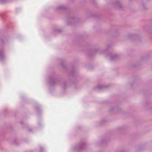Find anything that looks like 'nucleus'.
I'll use <instances>...</instances> for the list:
<instances>
[{
    "mask_svg": "<svg viewBox=\"0 0 152 152\" xmlns=\"http://www.w3.org/2000/svg\"><path fill=\"white\" fill-rule=\"evenodd\" d=\"M20 123L21 124H23V122L22 121H20Z\"/></svg>",
    "mask_w": 152,
    "mask_h": 152,
    "instance_id": "nucleus-18",
    "label": "nucleus"
},
{
    "mask_svg": "<svg viewBox=\"0 0 152 152\" xmlns=\"http://www.w3.org/2000/svg\"><path fill=\"white\" fill-rule=\"evenodd\" d=\"M75 18L74 17H68V20L69 21L74 22V21Z\"/></svg>",
    "mask_w": 152,
    "mask_h": 152,
    "instance_id": "nucleus-9",
    "label": "nucleus"
},
{
    "mask_svg": "<svg viewBox=\"0 0 152 152\" xmlns=\"http://www.w3.org/2000/svg\"><path fill=\"white\" fill-rule=\"evenodd\" d=\"M105 87H107L104 85L102 84H99L97 86V88L98 90H101L103 89Z\"/></svg>",
    "mask_w": 152,
    "mask_h": 152,
    "instance_id": "nucleus-6",
    "label": "nucleus"
},
{
    "mask_svg": "<svg viewBox=\"0 0 152 152\" xmlns=\"http://www.w3.org/2000/svg\"><path fill=\"white\" fill-rule=\"evenodd\" d=\"M118 109V107H112L110 109V111H117Z\"/></svg>",
    "mask_w": 152,
    "mask_h": 152,
    "instance_id": "nucleus-8",
    "label": "nucleus"
},
{
    "mask_svg": "<svg viewBox=\"0 0 152 152\" xmlns=\"http://www.w3.org/2000/svg\"><path fill=\"white\" fill-rule=\"evenodd\" d=\"M68 83L67 82H65L63 83V86L64 89H65L66 87L67 86Z\"/></svg>",
    "mask_w": 152,
    "mask_h": 152,
    "instance_id": "nucleus-10",
    "label": "nucleus"
},
{
    "mask_svg": "<svg viewBox=\"0 0 152 152\" xmlns=\"http://www.w3.org/2000/svg\"><path fill=\"white\" fill-rule=\"evenodd\" d=\"M107 142V141L106 140H101V143L102 144L106 143Z\"/></svg>",
    "mask_w": 152,
    "mask_h": 152,
    "instance_id": "nucleus-11",
    "label": "nucleus"
},
{
    "mask_svg": "<svg viewBox=\"0 0 152 152\" xmlns=\"http://www.w3.org/2000/svg\"><path fill=\"white\" fill-rule=\"evenodd\" d=\"M39 148L40 150V152H42V151L43 150L44 148L41 146L39 147Z\"/></svg>",
    "mask_w": 152,
    "mask_h": 152,
    "instance_id": "nucleus-12",
    "label": "nucleus"
},
{
    "mask_svg": "<svg viewBox=\"0 0 152 152\" xmlns=\"http://www.w3.org/2000/svg\"><path fill=\"white\" fill-rule=\"evenodd\" d=\"M101 53H103L104 52H101Z\"/></svg>",
    "mask_w": 152,
    "mask_h": 152,
    "instance_id": "nucleus-21",
    "label": "nucleus"
},
{
    "mask_svg": "<svg viewBox=\"0 0 152 152\" xmlns=\"http://www.w3.org/2000/svg\"><path fill=\"white\" fill-rule=\"evenodd\" d=\"M0 42L2 43H4V40L2 39H0Z\"/></svg>",
    "mask_w": 152,
    "mask_h": 152,
    "instance_id": "nucleus-13",
    "label": "nucleus"
},
{
    "mask_svg": "<svg viewBox=\"0 0 152 152\" xmlns=\"http://www.w3.org/2000/svg\"><path fill=\"white\" fill-rule=\"evenodd\" d=\"M86 146V143L85 142H81L77 145L75 146L74 148L75 150H81L85 149Z\"/></svg>",
    "mask_w": 152,
    "mask_h": 152,
    "instance_id": "nucleus-1",
    "label": "nucleus"
},
{
    "mask_svg": "<svg viewBox=\"0 0 152 152\" xmlns=\"http://www.w3.org/2000/svg\"><path fill=\"white\" fill-rule=\"evenodd\" d=\"M49 81L50 84L51 85H53L59 82L54 75L50 76Z\"/></svg>",
    "mask_w": 152,
    "mask_h": 152,
    "instance_id": "nucleus-2",
    "label": "nucleus"
},
{
    "mask_svg": "<svg viewBox=\"0 0 152 152\" xmlns=\"http://www.w3.org/2000/svg\"><path fill=\"white\" fill-rule=\"evenodd\" d=\"M94 51L96 52H97V50H94Z\"/></svg>",
    "mask_w": 152,
    "mask_h": 152,
    "instance_id": "nucleus-20",
    "label": "nucleus"
},
{
    "mask_svg": "<svg viewBox=\"0 0 152 152\" xmlns=\"http://www.w3.org/2000/svg\"><path fill=\"white\" fill-rule=\"evenodd\" d=\"M115 6L117 8H121L122 7V5L119 1H117L114 3Z\"/></svg>",
    "mask_w": 152,
    "mask_h": 152,
    "instance_id": "nucleus-4",
    "label": "nucleus"
},
{
    "mask_svg": "<svg viewBox=\"0 0 152 152\" xmlns=\"http://www.w3.org/2000/svg\"><path fill=\"white\" fill-rule=\"evenodd\" d=\"M118 152H126L124 150H121V151H118Z\"/></svg>",
    "mask_w": 152,
    "mask_h": 152,
    "instance_id": "nucleus-16",
    "label": "nucleus"
},
{
    "mask_svg": "<svg viewBox=\"0 0 152 152\" xmlns=\"http://www.w3.org/2000/svg\"><path fill=\"white\" fill-rule=\"evenodd\" d=\"M0 2L1 3H4L5 2L4 0H0Z\"/></svg>",
    "mask_w": 152,
    "mask_h": 152,
    "instance_id": "nucleus-14",
    "label": "nucleus"
},
{
    "mask_svg": "<svg viewBox=\"0 0 152 152\" xmlns=\"http://www.w3.org/2000/svg\"><path fill=\"white\" fill-rule=\"evenodd\" d=\"M109 58L111 60H113L116 59L118 57V56L113 53H110L109 55Z\"/></svg>",
    "mask_w": 152,
    "mask_h": 152,
    "instance_id": "nucleus-3",
    "label": "nucleus"
},
{
    "mask_svg": "<svg viewBox=\"0 0 152 152\" xmlns=\"http://www.w3.org/2000/svg\"><path fill=\"white\" fill-rule=\"evenodd\" d=\"M5 57L3 53V50L2 49H0V60L3 61Z\"/></svg>",
    "mask_w": 152,
    "mask_h": 152,
    "instance_id": "nucleus-5",
    "label": "nucleus"
},
{
    "mask_svg": "<svg viewBox=\"0 0 152 152\" xmlns=\"http://www.w3.org/2000/svg\"><path fill=\"white\" fill-rule=\"evenodd\" d=\"M75 72V71H72L71 72V73L72 74V75L74 74Z\"/></svg>",
    "mask_w": 152,
    "mask_h": 152,
    "instance_id": "nucleus-15",
    "label": "nucleus"
},
{
    "mask_svg": "<svg viewBox=\"0 0 152 152\" xmlns=\"http://www.w3.org/2000/svg\"><path fill=\"white\" fill-rule=\"evenodd\" d=\"M68 24H69V25L71 24V23H69V22H68Z\"/></svg>",
    "mask_w": 152,
    "mask_h": 152,
    "instance_id": "nucleus-19",
    "label": "nucleus"
},
{
    "mask_svg": "<svg viewBox=\"0 0 152 152\" xmlns=\"http://www.w3.org/2000/svg\"><path fill=\"white\" fill-rule=\"evenodd\" d=\"M65 7L63 5H60L56 7V9L57 10H63L65 9Z\"/></svg>",
    "mask_w": 152,
    "mask_h": 152,
    "instance_id": "nucleus-7",
    "label": "nucleus"
},
{
    "mask_svg": "<svg viewBox=\"0 0 152 152\" xmlns=\"http://www.w3.org/2000/svg\"><path fill=\"white\" fill-rule=\"evenodd\" d=\"M109 48V46H108L106 48V50H108Z\"/></svg>",
    "mask_w": 152,
    "mask_h": 152,
    "instance_id": "nucleus-17",
    "label": "nucleus"
}]
</instances>
